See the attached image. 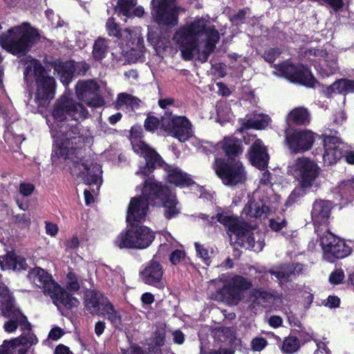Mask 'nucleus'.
<instances>
[{"mask_svg": "<svg viewBox=\"0 0 354 354\" xmlns=\"http://www.w3.org/2000/svg\"><path fill=\"white\" fill-rule=\"evenodd\" d=\"M88 112L86 107L80 102L74 101L66 95H61L55 102L51 115L57 122L54 129H51L53 136L56 138L54 150L58 158H71L75 162L80 146L84 142V138L77 123L66 122V117L77 121L84 119Z\"/></svg>", "mask_w": 354, "mask_h": 354, "instance_id": "f257e3e1", "label": "nucleus"}, {"mask_svg": "<svg viewBox=\"0 0 354 354\" xmlns=\"http://www.w3.org/2000/svg\"><path fill=\"white\" fill-rule=\"evenodd\" d=\"M103 309L101 311V315L106 317L115 329L121 330L122 328V319L121 314L118 311L113 304L109 301H105Z\"/></svg>", "mask_w": 354, "mask_h": 354, "instance_id": "2f4dec72", "label": "nucleus"}, {"mask_svg": "<svg viewBox=\"0 0 354 354\" xmlns=\"http://www.w3.org/2000/svg\"><path fill=\"white\" fill-rule=\"evenodd\" d=\"M323 93L328 98H330L333 93L344 96L354 93V80L348 78L336 80L330 85L324 86Z\"/></svg>", "mask_w": 354, "mask_h": 354, "instance_id": "c756f323", "label": "nucleus"}, {"mask_svg": "<svg viewBox=\"0 0 354 354\" xmlns=\"http://www.w3.org/2000/svg\"><path fill=\"white\" fill-rule=\"evenodd\" d=\"M140 223H128L114 240V245L120 249L145 250L153 242L156 234L149 227Z\"/></svg>", "mask_w": 354, "mask_h": 354, "instance_id": "20e7f679", "label": "nucleus"}, {"mask_svg": "<svg viewBox=\"0 0 354 354\" xmlns=\"http://www.w3.org/2000/svg\"><path fill=\"white\" fill-rule=\"evenodd\" d=\"M131 39L127 44L132 51H138L142 53L145 50L144 39L141 36L134 35V37L131 35Z\"/></svg>", "mask_w": 354, "mask_h": 354, "instance_id": "a18cd8bd", "label": "nucleus"}, {"mask_svg": "<svg viewBox=\"0 0 354 354\" xmlns=\"http://www.w3.org/2000/svg\"><path fill=\"white\" fill-rule=\"evenodd\" d=\"M106 29L108 35L111 37L120 38L122 37L121 28L118 24L115 21L113 17L108 19L106 23Z\"/></svg>", "mask_w": 354, "mask_h": 354, "instance_id": "c03bdc74", "label": "nucleus"}, {"mask_svg": "<svg viewBox=\"0 0 354 354\" xmlns=\"http://www.w3.org/2000/svg\"><path fill=\"white\" fill-rule=\"evenodd\" d=\"M214 169L222 183L228 186L242 185L247 180V172L239 160L215 158Z\"/></svg>", "mask_w": 354, "mask_h": 354, "instance_id": "0eeeda50", "label": "nucleus"}, {"mask_svg": "<svg viewBox=\"0 0 354 354\" xmlns=\"http://www.w3.org/2000/svg\"><path fill=\"white\" fill-rule=\"evenodd\" d=\"M185 257V252L182 250L176 249L169 256V261L173 265H177Z\"/></svg>", "mask_w": 354, "mask_h": 354, "instance_id": "5fc2aeb1", "label": "nucleus"}, {"mask_svg": "<svg viewBox=\"0 0 354 354\" xmlns=\"http://www.w3.org/2000/svg\"><path fill=\"white\" fill-rule=\"evenodd\" d=\"M142 281L149 286L158 289H163L165 281L163 279V268L160 262L154 259L149 261L145 268L140 271Z\"/></svg>", "mask_w": 354, "mask_h": 354, "instance_id": "a211bd4d", "label": "nucleus"}, {"mask_svg": "<svg viewBox=\"0 0 354 354\" xmlns=\"http://www.w3.org/2000/svg\"><path fill=\"white\" fill-rule=\"evenodd\" d=\"M218 150H221L225 158L239 160L243 152V145L241 139L234 136H225L216 144Z\"/></svg>", "mask_w": 354, "mask_h": 354, "instance_id": "393cba45", "label": "nucleus"}, {"mask_svg": "<svg viewBox=\"0 0 354 354\" xmlns=\"http://www.w3.org/2000/svg\"><path fill=\"white\" fill-rule=\"evenodd\" d=\"M131 95L127 93H120L118 95L116 100V106L122 107L124 105L128 106Z\"/></svg>", "mask_w": 354, "mask_h": 354, "instance_id": "13d9d810", "label": "nucleus"}, {"mask_svg": "<svg viewBox=\"0 0 354 354\" xmlns=\"http://www.w3.org/2000/svg\"><path fill=\"white\" fill-rule=\"evenodd\" d=\"M344 277V271L342 269H336L330 273L329 281L332 284L338 285L342 283Z\"/></svg>", "mask_w": 354, "mask_h": 354, "instance_id": "603ef678", "label": "nucleus"}, {"mask_svg": "<svg viewBox=\"0 0 354 354\" xmlns=\"http://www.w3.org/2000/svg\"><path fill=\"white\" fill-rule=\"evenodd\" d=\"M303 266L300 263H295L288 266L284 270L282 271H272L270 270V273L274 275L276 278L281 281H288L289 279L296 274L301 272Z\"/></svg>", "mask_w": 354, "mask_h": 354, "instance_id": "f704fd0d", "label": "nucleus"}, {"mask_svg": "<svg viewBox=\"0 0 354 354\" xmlns=\"http://www.w3.org/2000/svg\"><path fill=\"white\" fill-rule=\"evenodd\" d=\"M203 35L206 36V41L214 43H217L220 38L215 26H207V21L203 18L194 20L189 26L176 31L174 38L184 60L190 61L194 58L199 37Z\"/></svg>", "mask_w": 354, "mask_h": 354, "instance_id": "f03ea898", "label": "nucleus"}, {"mask_svg": "<svg viewBox=\"0 0 354 354\" xmlns=\"http://www.w3.org/2000/svg\"><path fill=\"white\" fill-rule=\"evenodd\" d=\"M16 344L15 340H4L0 346V354H9L10 348H14Z\"/></svg>", "mask_w": 354, "mask_h": 354, "instance_id": "e2e57ef3", "label": "nucleus"}, {"mask_svg": "<svg viewBox=\"0 0 354 354\" xmlns=\"http://www.w3.org/2000/svg\"><path fill=\"white\" fill-rule=\"evenodd\" d=\"M177 204L176 196L171 193L162 201V203H160V206L165 208L164 216L166 219L170 220L179 214L180 210L176 207Z\"/></svg>", "mask_w": 354, "mask_h": 354, "instance_id": "72a5a7b5", "label": "nucleus"}, {"mask_svg": "<svg viewBox=\"0 0 354 354\" xmlns=\"http://www.w3.org/2000/svg\"><path fill=\"white\" fill-rule=\"evenodd\" d=\"M107 41L102 37H98L93 46L92 56L95 61H101L106 56L108 51Z\"/></svg>", "mask_w": 354, "mask_h": 354, "instance_id": "c9c22d12", "label": "nucleus"}, {"mask_svg": "<svg viewBox=\"0 0 354 354\" xmlns=\"http://www.w3.org/2000/svg\"><path fill=\"white\" fill-rule=\"evenodd\" d=\"M340 191L347 201L353 202L354 201V177L344 182Z\"/></svg>", "mask_w": 354, "mask_h": 354, "instance_id": "ea45409f", "label": "nucleus"}, {"mask_svg": "<svg viewBox=\"0 0 354 354\" xmlns=\"http://www.w3.org/2000/svg\"><path fill=\"white\" fill-rule=\"evenodd\" d=\"M48 296L58 309L64 308L67 310H72L80 304L79 300L59 283L55 286Z\"/></svg>", "mask_w": 354, "mask_h": 354, "instance_id": "b1692460", "label": "nucleus"}, {"mask_svg": "<svg viewBox=\"0 0 354 354\" xmlns=\"http://www.w3.org/2000/svg\"><path fill=\"white\" fill-rule=\"evenodd\" d=\"M164 171L167 173L166 180L170 185L180 188L189 187L196 182L191 176L178 167L165 164Z\"/></svg>", "mask_w": 354, "mask_h": 354, "instance_id": "a878e982", "label": "nucleus"}, {"mask_svg": "<svg viewBox=\"0 0 354 354\" xmlns=\"http://www.w3.org/2000/svg\"><path fill=\"white\" fill-rule=\"evenodd\" d=\"M296 179L303 187H312L320 174V168L313 160L307 157L298 158L295 164Z\"/></svg>", "mask_w": 354, "mask_h": 354, "instance_id": "4468645a", "label": "nucleus"}, {"mask_svg": "<svg viewBox=\"0 0 354 354\" xmlns=\"http://www.w3.org/2000/svg\"><path fill=\"white\" fill-rule=\"evenodd\" d=\"M39 39L37 29L32 27L29 23L24 22L0 34V45L13 55L24 56Z\"/></svg>", "mask_w": 354, "mask_h": 354, "instance_id": "7ed1b4c3", "label": "nucleus"}, {"mask_svg": "<svg viewBox=\"0 0 354 354\" xmlns=\"http://www.w3.org/2000/svg\"><path fill=\"white\" fill-rule=\"evenodd\" d=\"M248 214L250 217H261L263 213V207L257 203L250 202L247 206Z\"/></svg>", "mask_w": 354, "mask_h": 354, "instance_id": "8fccbe9b", "label": "nucleus"}, {"mask_svg": "<svg viewBox=\"0 0 354 354\" xmlns=\"http://www.w3.org/2000/svg\"><path fill=\"white\" fill-rule=\"evenodd\" d=\"M229 231L236 234L238 240L241 241H243L244 237L250 232L248 229L245 225L238 221L237 218L235 220L233 225H232V227Z\"/></svg>", "mask_w": 354, "mask_h": 354, "instance_id": "37998d69", "label": "nucleus"}, {"mask_svg": "<svg viewBox=\"0 0 354 354\" xmlns=\"http://www.w3.org/2000/svg\"><path fill=\"white\" fill-rule=\"evenodd\" d=\"M310 114L306 108L297 107L293 109L287 115L286 122L288 125H307L310 123Z\"/></svg>", "mask_w": 354, "mask_h": 354, "instance_id": "473e14b6", "label": "nucleus"}, {"mask_svg": "<svg viewBox=\"0 0 354 354\" xmlns=\"http://www.w3.org/2000/svg\"><path fill=\"white\" fill-rule=\"evenodd\" d=\"M255 245V241L254 238L252 233H250L247 234L244 237V241H242V245L243 247L249 249V248H253Z\"/></svg>", "mask_w": 354, "mask_h": 354, "instance_id": "69168bd1", "label": "nucleus"}, {"mask_svg": "<svg viewBox=\"0 0 354 354\" xmlns=\"http://www.w3.org/2000/svg\"><path fill=\"white\" fill-rule=\"evenodd\" d=\"M201 149L203 153L207 155H209L212 153H214L216 150H218L217 146L212 145L209 142H205L203 145H201Z\"/></svg>", "mask_w": 354, "mask_h": 354, "instance_id": "338daca9", "label": "nucleus"}, {"mask_svg": "<svg viewBox=\"0 0 354 354\" xmlns=\"http://www.w3.org/2000/svg\"><path fill=\"white\" fill-rule=\"evenodd\" d=\"M151 15L158 25L174 27L178 22L176 0H151Z\"/></svg>", "mask_w": 354, "mask_h": 354, "instance_id": "1a4fd4ad", "label": "nucleus"}, {"mask_svg": "<svg viewBox=\"0 0 354 354\" xmlns=\"http://www.w3.org/2000/svg\"><path fill=\"white\" fill-rule=\"evenodd\" d=\"M316 69L322 77H328L336 73L338 71L337 60L333 55H330L327 52V55H324L323 59L320 60Z\"/></svg>", "mask_w": 354, "mask_h": 354, "instance_id": "7c9ffc66", "label": "nucleus"}, {"mask_svg": "<svg viewBox=\"0 0 354 354\" xmlns=\"http://www.w3.org/2000/svg\"><path fill=\"white\" fill-rule=\"evenodd\" d=\"M32 68L35 80L34 101L38 108H46L55 97L56 80L48 74L45 67L39 61L34 63Z\"/></svg>", "mask_w": 354, "mask_h": 354, "instance_id": "39448f33", "label": "nucleus"}, {"mask_svg": "<svg viewBox=\"0 0 354 354\" xmlns=\"http://www.w3.org/2000/svg\"><path fill=\"white\" fill-rule=\"evenodd\" d=\"M248 158L251 165L259 170L263 171L268 167L270 156L261 139H256L251 145L248 151Z\"/></svg>", "mask_w": 354, "mask_h": 354, "instance_id": "412c9836", "label": "nucleus"}, {"mask_svg": "<svg viewBox=\"0 0 354 354\" xmlns=\"http://www.w3.org/2000/svg\"><path fill=\"white\" fill-rule=\"evenodd\" d=\"M136 4L137 0H118L115 10L118 16L129 18L132 10Z\"/></svg>", "mask_w": 354, "mask_h": 354, "instance_id": "e433bc0d", "label": "nucleus"}, {"mask_svg": "<svg viewBox=\"0 0 354 354\" xmlns=\"http://www.w3.org/2000/svg\"><path fill=\"white\" fill-rule=\"evenodd\" d=\"M142 183V196L151 205L160 206V203L169 196L171 190L167 185L155 180L154 177L144 178Z\"/></svg>", "mask_w": 354, "mask_h": 354, "instance_id": "2eb2a0df", "label": "nucleus"}, {"mask_svg": "<svg viewBox=\"0 0 354 354\" xmlns=\"http://www.w3.org/2000/svg\"><path fill=\"white\" fill-rule=\"evenodd\" d=\"M210 218L211 223H213L215 218H216L218 222L227 227L229 230L236 219V218L233 216L224 215L223 213H217L216 216H213Z\"/></svg>", "mask_w": 354, "mask_h": 354, "instance_id": "de8ad7c7", "label": "nucleus"}, {"mask_svg": "<svg viewBox=\"0 0 354 354\" xmlns=\"http://www.w3.org/2000/svg\"><path fill=\"white\" fill-rule=\"evenodd\" d=\"M341 140L336 136H325L324 138V153L323 161L328 166L333 165L344 156V149L340 147Z\"/></svg>", "mask_w": 354, "mask_h": 354, "instance_id": "4be33fe9", "label": "nucleus"}, {"mask_svg": "<svg viewBox=\"0 0 354 354\" xmlns=\"http://www.w3.org/2000/svg\"><path fill=\"white\" fill-rule=\"evenodd\" d=\"M84 300L85 308L92 315H101L104 304H106L105 301H110L103 293L95 289L86 290Z\"/></svg>", "mask_w": 354, "mask_h": 354, "instance_id": "bb28decb", "label": "nucleus"}, {"mask_svg": "<svg viewBox=\"0 0 354 354\" xmlns=\"http://www.w3.org/2000/svg\"><path fill=\"white\" fill-rule=\"evenodd\" d=\"M320 245L324 250L325 258L330 262H333L335 259L345 258L352 252V248L344 240L329 231H326L321 236Z\"/></svg>", "mask_w": 354, "mask_h": 354, "instance_id": "f8f14e48", "label": "nucleus"}, {"mask_svg": "<svg viewBox=\"0 0 354 354\" xmlns=\"http://www.w3.org/2000/svg\"><path fill=\"white\" fill-rule=\"evenodd\" d=\"M299 187L295 188L288 197V200L292 202L297 201L299 198L303 197L306 194V190L310 187H303L301 185Z\"/></svg>", "mask_w": 354, "mask_h": 354, "instance_id": "864d4df0", "label": "nucleus"}, {"mask_svg": "<svg viewBox=\"0 0 354 354\" xmlns=\"http://www.w3.org/2000/svg\"><path fill=\"white\" fill-rule=\"evenodd\" d=\"M324 305L330 308H338L340 305V299L335 295H329L326 301H324Z\"/></svg>", "mask_w": 354, "mask_h": 354, "instance_id": "4d7b16f0", "label": "nucleus"}, {"mask_svg": "<svg viewBox=\"0 0 354 354\" xmlns=\"http://www.w3.org/2000/svg\"><path fill=\"white\" fill-rule=\"evenodd\" d=\"M80 289L77 274L73 272H68L66 274V290L71 292H77Z\"/></svg>", "mask_w": 354, "mask_h": 354, "instance_id": "49530a36", "label": "nucleus"}, {"mask_svg": "<svg viewBox=\"0 0 354 354\" xmlns=\"http://www.w3.org/2000/svg\"><path fill=\"white\" fill-rule=\"evenodd\" d=\"M14 297L6 286H0V303L1 304V313L3 317L26 322V316L15 306Z\"/></svg>", "mask_w": 354, "mask_h": 354, "instance_id": "aec40b11", "label": "nucleus"}, {"mask_svg": "<svg viewBox=\"0 0 354 354\" xmlns=\"http://www.w3.org/2000/svg\"><path fill=\"white\" fill-rule=\"evenodd\" d=\"M28 279L43 290L45 295L48 296L58 284L51 274L40 267L32 268L27 274Z\"/></svg>", "mask_w": 354, "mask_h": 354, "instance_id": "5701e85b", "label": "nucleus"}, {"mask_svg": "<svg viewBox=\"0 0 354 354\" xmlns=\"http://www.w3.org/2000/svg\"><path fill=\"white\" fill-rule=\"evenodd\" d=\"M74 66H75V75H84L86 72L90 68V66L86 62H76L74 61Z\"/></svg>", "mask_w": 354, "mask_h": 354, "instance_id": "6e6d98bb", "label": "nucleus"}, {"mask_svg": "<svg viewBox=\"0 0 354 354\" xmlns=\"http://www.w3.org/2000/svg\"><path fill=\"white\" fill-rule=\"evenodd\" d=\"M281 49L278 47L270 48L263 52L262 57L266 62L274 64L276 59L281 55Z\"/></svg>", "mask_w": 354, "mask_h": 354, "instance_id": "09e8293b", "label": "nucleus"}, {"mask_svg": "<svg viewBox=\"0 0 354 354\" xmlns=\"http://www.w3.org/2000/svg\"><path fill=\"white\" fill-rule=\"evenodd\" d=\"M314 141V135L308 130L294 129L290 133H286V142L289 149L295 153L308 151Z\"/></svg>", "mask_w": 354, "mask_h": 354, "instance_id": "dca6fc26", "label": "nucleus"}, {"mask_svg": "<svg viewBox=\"0 0 354 354\" xmlns=\"http://www.w3.org/2000/svg\"><path fill=\"white\" fill-rule=\"evenodd\" d=\"M300 347V340L297 337L288 336L284 339L281 349L284 354H292L297 352Z\"/></svg>", "mask_w": 354, "mask_h": 354, "instance_id": "4c0bfd02", "label": "nucleus"}, {"mask_svg": "<svg viewBox=\"0 0 354 354\" xmlns=\"http://www.w3.org/2000/svg\"><path fill=\"white\" fill-rule=\"evenodd\" d=\"M268 345V341L263 337H255L251 341V348L254 351L260 352Z\"/></svg>", "mask_w": 354, "mask_h": 354, "instance_id": "3c124183", "label": "nucleus"}, {"mask_svg": "<svg viewBox=\"0 0 354 354\" xmlns=\"http://www.w3.org/2000/svg\"><path fill=\"white\" fill-rule=\"evenodd\" d=\"M19 326V321L17 319H10L4 324V329L8 333H12L15 331Z\"/></svg>", "mask_w": 354, "mask_h": 354, "instance_id": "0e129e2a", "label": "nucleus"}, {"mask_svg": "<svg viewBox=\"0 0 354 354\" xmlns=\"http://www.w3.org/2000/svg\"><path fill=\"white\" fill-rule=\"evenodd\" d=\"M81 149L82 145L80 146V149L77 154L78 159L75 158V159L77 160V162H75L71 158L68 159L71 160L73 162L75 167L79 165H81L83 167V169L79 172V176L82 178L85 184L91 185H97L98 183H101L102 181L101 176L102 169L100 165L93 162L89 163L88 160L82 161L81 158L82 156L80 154ZM64 159L66 160V158Z\"/></svg>", "mask_w": 354, "mask_h": 354, "instance_id": "f3484780", "label": "nucleus"}, {"mask_svg": "<svg viewBox=\"0 0 354 354\" xmlns=\"http://www.w3.org/2000/svg\"><path fill=\"white\" fill-rule=\"evenodd\" d=\"M192 124L184 115H174L171 112L165 111L162 116V128L172 134V136L181 142H185L193 136Z\"/></svg>", "mask_w": 354, "mask_h": 354, "instance_id": "6e6552de", "label": "nucleus"}, {"mask_svg": "<svg viewBox=\"0 0 354 354\" xmlns=\"http://www.w3.org/2000/svg\"><path fill=\"white\" fill-rule=\"evenodd\" d=\"M136 153L143 156L145 160V165L140 167L136 171L137 175H140L142 178L149 177L158 167H162L167 164L160 155L147 143L142 140H139L133 145Z\"/></svg>", "mask_w": 354, "mask_h": 354, "instance_id": "9d476101", "label": "nucleus"}, {"mask_svg": "<svg viewBox=\"0 0 354 354\" xmlns=\"http://www.w3.org/2000/svg\"><path fill=\"white\" fill-rule=\"evenodd\" d=\"M75 93L77 99L90 107H101L105 103L100 86L94 80L79 81L75 86Z\"/></svg>", "mask_w": 354, "mask_h": 354, "instance_id": "ddd939ff", "label": "nucleus"}, {"mask_svg": "<svg viewBox=\"0 0 354 354\" xmlns=\"http://www.w3.org/2000/svg\"><path fill=\"white\" fill-rule=\"evenodd\" d=\"M35 186L30 183H22L19 185V192L24 196H28L32 194Z\"/></svg>", "mask_w": 354, "mask_h": 354, "instance_id": "bf43d9fd", "label": "nucleus"}, {"mask_svg": "<svg viewBox=\"0 0 354 354\" xmlns=\"http://www.w3.org/2000/svg\"><path fill=\"white\" fill-rule=\"evenodd\" d=\"M149 203L140 195L131 198L127 213V223H143L149 210Z\"/></svg>", "mask_w": 354, "mask_h": 354, "instance_id": "6ab92c4d", "label": "nucleus"}, {"mask_svg": "<svg viewBox=\"0 0 354 354\" xmlns=\"http://www.w3.org/2000/svg\"><path fill=\"white\" fill-rule=\"evenodd\" d=\"M64 335V332L60 327L53 328L48 334V338L53 341H57Z\"/></svg>", "mask_w": 354, "mask_h": 354, "instance_id": "052dcab7", "label": "nucleus"}, {"mask_svg": "<svg viewBox=\"0 0 354 354\" xmlns=\"http://www.w3.org/2000/svg\"><path fill=\"white\" fill-rule=\"evenodd\" d=\"M160 126L162 127V117L159 119L149 113L144 122L145 129L148 132L154 133Z\"/></svg>", "mask_w": 354, "mask_h": 354, "instance_id": "58836bf2", "label": "nucleus"}, {"mask_svg": "<svg viewBox=\"0 0 354 354\" xmlns=\"http://www.w3.org/2000/svg\"><path fill=\"white\" fill-rule=\"evenodd\" d=\"M74 60L63 61L57 59L52 64L54 71L57 74L59 81L67 87L75 76Z\"/></svg>", "mask_w": 354, "mask_h": 354, "instance_id": "cd10ccee", "label": "nucleus"}, {"mask_svg": "<svg viewBox=\"0 0 354 354\" xmlns=\"http://www.w3.org/2000/svg\"><path fill=\"white\" fill-rule=\"evenodd\" d=\"M252 286L250 280L241 275H235L224 283L219 292L228 304L237 305Z\"/></svg>", "mask_w": 354, "mask_h": 354, "instance_id": "9b49d317", "label": "nucleus"}, {"mask_svg": "<svg viewBox=\"0 0 354 354\" xmlns=\"http://www.w3.org/2000/svg\"><path fill=\"white\" fill-rule=\"evenodd\" d=\"M28 264L24 257L17 256L16 259V270H26L28 269Z\"/></svg>", "mask_w": 354, "mask_h": 354, "instance_id": "774afa93", "label": "nucleus"}, {"mask_svg": "<svg viewBox=\"0 0 354 354\" xmlns=\"http://www.w3.org/2000/svg\"><path fill=\"white\" fill-rule=\"evenodd\" d=\"M331 212V204L328 201L316 200L313 205L311 217L315 225L327 224Z\"/></svg>", "mask_w": 354, "mask_h": 354, "instance_id": "c85d7f7f", "label": "nucleus"}, {"mask_svg": "<svg viewBox=\"0 0 354 354\" xmlns=\"http://www.w3.org/2000/svg\"><path fill=\"white\" fill-rule=\"evenodd\" d=\"M273 67L280 76L283 77L292 83L311 88L320 85V83L315 77L310 68L306 64H294L289 61H285L274 64Z\"/></svg>", "mask_w": 354, "mask_h": 354, "instance_id": "423d86ee", "label": "nucleus"}, {"mask_svg": "<svg viewBox=\"0 0 354 354\" xmlns=\"http://www.w3.org/2000/svg\"><path fill=\"white\" fill-rule=\"evenodd\" d=\"M17 255L14 253H8L1 257L0 266L2 270L12 269L16 270Z\"/></svg>", "mask_w": 354, "mask_h": 354, "instance_id": "79ce46f5", "label": "nucleus"}, {"mask_svg": "<svg viewBox=\"0 0 354 354\" xmlns=\"http://www.w3.org/2000/svg\"><path fill=\"white\" fill-rule=\"evenodd\" d=\"M287 224L286 220H283L281 222L277 221L274 218L269 220V226L274 232H279L282 230Z\"/></svg>", "mask_w": 354, "mask_h": 354, "instance_id": "680f3d73", "label": "nucleus"}, {"mask_svg": "<svg viewBox=\"0 0 354 354\" xmlns=\"http://www.w3.org/2000/svg\"><path fill=\"white\" fill-rule=\"evenodd\" d=\"M250 296L253 299V304H258V300L259 299L267 301L272 297L269 292L261 288L252 289L250 292Z\"/></svg>", "mask_w": 354, "mask_h": 354, "instance_id": "a19ab883", "label": "nucleus"}]
</instances>
